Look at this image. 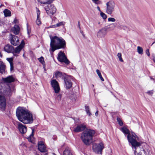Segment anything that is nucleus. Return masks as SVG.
Instances as JSON below:
<instances>
[{
  "label": "nucleus",
  "mask_w": 155,
  "mask_h": 155,
  "mask_svg": "<svg viewBox=\"0 0 155 155\" xmlns=\"http://www.w3.org/2000/svg\"><path fill=\"white\" fill-rule=\"evenodd\" d=\"M16 115L18 120L24 124H31L33 122L32 114L24 107H19L17 108Z\"/></svg>",
  "instance_id": "nucleus-1"
},
{
  "label": "nucleus",
  "mask_w": 155,
  "mask_h": 155,
  "mask_svg": "<svg viewBox=\"0 0 155 155\" xmlns=\"http://www.w3.org/2000/svg\"><path fill=\"white\" fill-rule=\"evenodd\" d=\"M51 42L50 49L51 53L53 52L55 50L60 49H64L66 47L65 40L61 37L54 36L50 37Z\"/></svg>",
  "instance_id": "nucleus-2"
},
{
  "label": "nucleus",
  "mask_w": 155,
  "mask_h": 155,
  "mask_svg": "<svg viewBox=\"0 0 155 155\" xmlns=\"http://www.w3.org/2000/svg\"><path fill=\"white\" fill-rule=\"evenodd\" d=\"M95 133V131L93 130H89L84 131L81 134V139L85 145H89L92 142L93 137Z\"/></svg>",
  "instance_id": "nucleus-3"
},
{
  "label": "nucleus",
  "mask_w": 155,
  "mask_h": 155,
  "mask_svg": "<svg viewBox=\"0 0 155 155\" xmlns=\"http://www.w3.org/2000/svg\"><path fill=\"white\" fill-rule=\"evenodd\" d=\"M131 145L135 149V155H147L143 147V146L147 145L145 143L137 141L134 143V145Z\"/></svg>",
  "instance_id": "nucleus-4"
},
{
  "label": "nucleus",
  "mask_w": 155,
  "mask_h": 155,
  "mask_svg": "<svg viewBox=\"0 0 155 155\" xmlns=\"http://www.w3.org/2000/svg\"><path fill=\"white\" fill-rule=\"evenodd\" d=\"M121 130L125 135L127 134V140L131 145H134V143L139 140L138 137L134 132L130 134L129 130L126 127H123L121 129Z\"/></svg>",
  "instance_id": "nucleus-5"
},
{
  "label": "nucleus",
  "mask_w": 155,
  "mask_h": 155,
  "mask_svg": "<svg viewBox=\"0 0 155 155\" xmlns=\"http://www.w3.org/2000/svg\"><path fill=\"white\" fill-rule=\"evenodd\" d=\"M106 12L108 14L111 15L114 10L115 4L113 1H110L106 4Z\"/></svg>",
  "instance_id": "nucleus-6"
},
{
  "label": "nucleus",
  "mask_w": 155,
  "mask_h": 155,
  "mask_svg": "<svg viewBox=\"0 0 155 155\" xmlns=\"http://www.w3.org/2000/svg\"><path fill=\"white\" fill-rule=\"evenodd\" d=\"M104 148V144L102 143L94 144L93 146V149L96 153L101 154L102 150Z\"/></svg>",
  "instance_id": "nucleus-7"
},
{
  "label": "nucleus",
  "mask_w": 155,
  "mask_h": 155,
  "mask_svg": "<svg viewBox=\"0 0 155 155\" xmlns=\"http://www.w3.org/2000/svg\"><path fill=\"white\" fill-rule=\"evenodd\" d=\"M45 9L48 15L52 16L56 11V8L53 5H48L45 7Z\"/></svg>",
  "instance_id": "nucleus-8"
},
{
  "label": "nucleus",
  "mask_w": 155,
  "mask_h": 155,
  "mask_svg": "<svg viewBox=\"0 0 155 155\" xmlns=\"http://www.w3.org/2000/svg\"><path fill=\"white\" fill-rule=\"evenodd\" d=\"M58 60L61 62H64L66 64L68 65L70 61L65 56L64 53L62 51H60L57 57Z\"/></svg>",
  "instance_id": "nucleus-9"
},
{
  "label": "nucleus",
  "mask_w": 155,
  "mask_h": 155,
  "mask_svg": "<svg viewBox=\"0 0 155 155\" xmlns=\"http://www.w3.org/2000/svg\"><path fill=\"white\" fill-rule=\"evenodd\" d=\"M12 90L9 86H7V87L3 89L0 88V92L6 97H9L12 95Z\"/></svg>",
  "instance_id": "nucleus-10"
},
{
  "label": "nucleus",
  "mask_w": 155,
  "mask_h": 155,
  "mask_svg": "<svg viewBox=\"0 0 155 155\" xmlns=\"http://www.w3.org/2000/svg\"><path fill=\"white\" fill-rule=\"evenodd\" d=\"M51 84L56 94L58 93L60 91V88L58 82L55 79H53L51 81Z\"/></svg>",
  "instance_id": "nucleus-11"
},
{
  "label": "nucleus",
  "mask_w": 155,
  "mask_h": 155,
  "mask_svg": "<svg viewBox=\"0 0 155 155\" xmlns=\"http://www.w3.org/2000/svg\"><path fill=\"white\" fill-rule=\"evenodd\" d=\"M107 33V28H103L99 30L97 33V36L99 38H104Z\"/></svg>",
  "instance_id": "nucleus-12"
},
{
  "label": "nucleus",
  "mask_w": 155,
  "mask_h": 155,
  "mask_svg": "<svg viewBox=\"0 0 155 155\" xmlns=\"http://www.w3.org/2000/svg\"><path fill=\"white\" fill-rule=\"evenodd\" d=\"M12 37L10 39L11 44L15 46H16L19 43L18 38L16 36L11 34Z\"/></svg>",
  "instance_id": "nucleus-13"
},
{
  "label": "nucleus",
  "mask_w": 155,
  "mask_h": 155,
  "mask_svg": "<svg viewBox=\"0 0 155 155\" xmlns=\"http://www.w3.org/2000/svg\"><path fill=\"white\" fill-rule=\"evenodd\" d=\"M64 86L67 89L71 88L72 86V83L70 78L65 77L64 79Z\"/></svg>",
  "instance_id": "nucleus-14"
},
{
  "label": "nucleus",
  "mask_w": 155,
  "mask_h": 155,
  "mask_svg": "<svg viewBox=\"0 0 155 155\" xmlns=\"http://www.w3.org/2000/svg\"><path fill=\"white\" fill-rule=\"evenodd\" d=\"M6 105V100L5 97L0 95V108L4 110Z\"/></svg>",
  "instance_id": "nucleus-15"
},
{
  "label": "nucleus",
  "mask_w": 155,
  "mask_h": 155,
  "mask_svg": "<svg viewBox=\"0 0 155 155\" xmlns=\"http://www.w3.org/2000/svg\"><path fill=\"white\" fill-rule=\"evenodd\" d=\"M18 128L21 134L26 133L27 131V128L26 126L21 123H19L18 124Z\"/></svg>",
  "instance_id": "nucleus-16"
},
{
  "label": "nucleus",
  "mask_w": 155,
  "mask_h": 155,
  "mask_svg": "<svg viewBox=\"0 0 155 155\" xmlns=\"http://www.w3.org/2000/svg\"><path fill=\"white\" fill-rule=\"evenodd\" d=\"M38 149L41 152H47L46 147L42 141H40L38 142Z\"/></svg>",
  "instance_id": "nucleus-17"
},
{
  "label": "nucleus",
  "mask_w": 155,
  "mask_h": 155,
  "mask_svg": "<svg viewBox=\"0 0 155 155\" xmlns=\"http://www.w3.org/2000/svg\"><path fill=\"white\" fill-rule=\"evenodd\" d=\"M86 128V126L84 124H81L77 126L75 128L74 131L75 132H79L84 130Z\"/></svg>",
  "instance_id": "nucleus-18"
},
{
  "label": "nucleus",
  "mask_w": 155,
  "mask_h": 155,
  "mask_svg": "<svg viewBox=\"0 0 155 155\" xmlns=\"http://www.w3.org/2000/svg\"><path fill=\"white\" fill-rule=\"evenodd\" d=\"M3 81L5 83H10L13 82L15 81V78L12 76H9L6 78H3Z\"/></svg>",
  "instance_id": "nucleus-19"
},
{
  "label": "nucleus",
  "mask_w": 155,
  "mask_h": 155,
  "mask_svg": "<svg viewBox=\"0 0 155 155\" xmlns=\"http://www.w3.org/2000/svg\"><path fill=\"white\" fill-rule=\"evenodd\" d=\"M11 31L14 34L18 35L20 32V28L18 25H15L11 28Z\"/></svg>",
  "instance_id": "nucleus-20"
},
{
  "label": "nucleus",
  "mask_w": 155,
  "mask_h": 155,
  "mask_svg": "<svg viewBox=\"0 0 155 155\" xmlns=\"http://www.w3.org/2000/svg\"><path fill=\"white\" fill-rule=\"evenodd\" d=\"M13 50V47L10 45H7L4 48V51L8 53L12 52Z\"/></svg>",
  "instance_id": "nucleus-21"
},
{
  "label": "nucleus",
  "mask_w": 155,
  "mask_h": 155,
  "mask_svg": "<svg viewBox=\"0 0 155 155\" xmlns=\"http://www.w3.org/2000/svg\"><path fill=\"white\" fill-rule=\"evenodd\" d=\"M6 66L4 63L2 62H0V73L2 74L5 73Z\"/></svg>",
  "instance_id": "nucleus-22"
},
{
  "label": "nucleus",
  "mask_w": 155,
  "mask_h": 155,
  "mask_svg": "<svg viewBox=\"0 0 155 155\" xmlns=\"http://www.w3.org/2000/svg\"><path fill=\"white\" fill-rule=\"evenodd\" d=\"M6 60L9 62L10 66V71H12L14 68L13 58H7Z\"/></svg>",
  "instance_id": "nucleus-23"
},
{
  "label": "nucleus",
  "mask_w": 155,
  "mask_h": 155,
  "mask_svg": "<svg viewBox=\"0 0 155 155\" xmlns=\"http://www.w3.org/2000/svg\"><path fill=\"white\" fill-rule=\"evenodd\" d=\"M63 155H73L71 151L68 148H66L63 152Z\"/></svg>",
  "instance_id": "nucleus-24"
},
{
  "label": "nucleus",
  "mask_w": 155,
  "mask_h": 155,
  "mask_svg": "<svg viewBox=\"0 0 155 155\" xmlns=\"http://www.w3.org/2000/svg\"><path fill=\"white\" fill-rule=\"evenodd\" d=\"M4 15L5 17L9 16L11 15V12L7 9H5L3 12Z\"/></svg>",
  "instance_id": "nucleus-25"
},
{
  "label": "nucleus",
  "mask_w": 155,
  "mask_h": 155,
  "mask_svg": "<svg viewBox=\"0 0 155 155\" xmlns=\"http://www.w3.org/2000/svg\"><path fill=\"white\" fill-rule=\"evenodd\" d=\"M22 48L21 47H20V46H18L15 48V49L14 50H13V51L15 53H18V54H19Z\"/></svg>",
  "instance_id": "nucleus-26"
},
{
  "label": "nucleus",
  "mask_w": 155,
  "mask_h": 155,
  "mask_svg": "<svg viewBox=\"0 0 155 155\" xmlns=\"http://www.w3.org/2000/svg\"><path fill=\"white\" fill-rule=\"evenodd\" d=\"M64 25V22L63 21H61V22H59L58 23H57L56 25H52L51 26V27L55 28H56V27H57L60 26L61 25Z\"/></svg>",
  "instance_id": "nucleus-27"
},
{
  "label": "nucleus",
  "mask_w": 155,
  "mask_h": 155,
  "mask_svg": "<svg viewBox=\"0 0 155 155\" xmlns=\"http://www.w3.org/2000/svg\"><path fill=\"white\" fill-rule=\"evenodd\" d=\"M96 72H97V74H98L99 78H100V79L102 81H104V79L102 77L101 75V72L100 71V70H99L98 69H97L96 70Z\"/></svg>",
  "instance_id": "nucleus-28"
},
{
  "label": "nucleus",
  "mask_w": 155,
  "mask_h": 155,
  "mask_svg": "<svg viewBox=\"0 0 155 155\" xmlns=\"http://www.w3.org/2000/svg\"><path fill=\"white\" fill-rule=\"evenodd\" d=\"M137 51L139 54L142 55L143 53V50L142 48L140 46L137 47Z\"/></svg>",
  "instance_id": "nucleus-29"
},
{
  "label": "nucleus",
  "mask_w": 155,
  "mask_h": 155,
  "mask_svg": "<svg viewBox=\"0 0 155 155\" xmlns=\"http://www.w3.org/2000/svg\"><path fill=\"white\" fill-rule=\"evenodd\" d=\"M85 111L86 112L87 114L89 116H91V113H90L89 107L88 106H85Z\"/></svg>",
  "instance_id": "nucleus-30"
},
{
  "label": "nucleus",
  "mask_w": 155,
  "mask_h": 155,
  "mask_svg": "<svg viewBox=\"0 0 155 155\" xmlns=\"http://www.w3.org/2000/svg\"><path fill=\"white\" fill-rule=\"evenodd\" d=\"M55 76L56 78L61 77L62 76V74L61 72L58 71L55 73Z\"/></svg>",
  "instance_id": "nucleus-31"
},
{
  "label": "nucleus",
  "mask_w": 155,
  "mask_h": 155,
  "mask_svg": "<svg viewBox=\"0 0 155 155\" xmlns=\"http://www.w3.org/2000/svg\"><path fill=\"white\" fill-rule=\"evenodd\" d=\"M117 119L119 125L121 126H122L123 125V123L120 119L119 117H117Z\"/></svg>",
  "instance_id": "nucleus-32"
},
{
  "label": "nucleus",
  "mask_w": 155,
  "mask_h": 155,
  "mask_svg": "<svg viewBox=\"0 0 155 155\" xmlns=\"http://www.w3.org/2000/svg\"><path fill=\"white\" fill-rule=\"evenodd\" d=\"M100 15L104 19H106L107 18V15L104 13L101 12L100 13Z\"/></svg>",
  "instance_id": "nucleus-33"
},
{
  "label": "nucleus",
  "mask_w": 155,
  "mask_h": 155,
  "mask_svg": "<svg viewBox=\"0 0 155 155\" xmlns=\"http://www.w3.org/2000/svg\"><path fill=\"white\" fill-rule=\"evenodd\" d=\"M36 9L37 18H40V12L38 8H37L36 7Z\"/></svg>",
  "instance_id": "nucleus-34"
},
{
  "label": "nucleus",
  "mask_w": 155,
  "mask_h": 155,
  "mask_svg": "<svg viewBox=\"0 0 155 155\" xmlns=\"http://www.w3.org/2000/svg\"><path fill=\"white\" fill-rule=\"evenodd\" d=\"M117 56L119 59L120 61L121 62H123V60L121 57V54L120 53H119L117 54Z\"/></svg>",
  "instance_id": "nucleus-35"
},
{
  "label": "nucleus",
  "mask_w": 155,
  "mask_h": 155,
  "mask_svg": "<svg viewBox=\"0 0 155 155\" xmlns=\"http://www.w3.org/2000/svg\"><path fill=\"white\" fill-rule=\"evenodd\" d=\"M36 23L37 25H40L41 23V22L40 20V18H37V19L36 21Z\"/></svg>",
  "instance_id": "nucleus-36"
},
{
  "label": "nucleus",
  "mask_w": 155,
  "mask_h": 155,
  "mask_svg": "<svg viewBox=\"0 0 155 155\" xmlns=\"http://www.w3.org/2000/svg\"><path fill=\"white\" fill-rule=\"evenodd\" d=\"M38 61L39 62L41 63L42 64H43L44 63V59L42 57H41L39 58H38Z\"/></svg>",
  "instance_id": "nucleus-37"
},
{
  "label": "nucleus",
  "mask_w": 155,
  "mask_h": 155,
  "mask_svg": "<svg viewBox=\"0 0 155 155\" xmlns=\"http://www.w3.org/2000/svg\"><path fill=\"white\" fill-rule=\"evenodd\" d=\"M116 21L115 19L113 18H109L108 19V21H111V22H115Z\"/></svg>",
  "instance_id": "nucleus-38"
},
{
  "label": "nucleus",
  "mask_w": 155,
  "mask_h": 155,
  "mask_svg": "<svg viewBox=\"0 0 155 155\" xmlns=\"http://www.w3.org/2000/svg\"><path fill=\"white\" fill-rule=\"evenodd\" d=\"M92 2L95 4L97 5L99 4L100 3V2L99 1V0H92Z\"/></svg>",
  "instance_id": "nucleus-39"
},
{
  "label": "nucleus",
  "mask_w": 155,
  "mask_h": 155,
  "mask_svg": "<svg viewBox=\"0 0 155 155\" xmlns=\"http://www.w3.org/2000/svg\"><path fill=\"white\" fill-rule=\"evenodd\" d=\"M52 0H47L46 2H45V4H50L53 2Z\"/></svg>",
  "instance_id": "nucleus-40"
},
{
  "label": "nucleus",
  "mask_w": 155,
  "mask_h": 155,
  "mask_svg": "<svg viewBox=\"0 0 155 155\" xmlns=\"http://www.w3.org/2000/svg\"><path fill=\"white\" fill-rule=\"evenodd\" d=\"M25 45V42L23 40H22L21 42V43L19 45V46H20V47H21L22 48H23L24 46Z\"/></svg>",
  "instance_id": "nucleus-41"
},
{
  "label": "nucleus",
  "mask_w": 155,
  "mask_h": 155,
  "mask_svg": "<svg viewBox=\"0 0 155 155\" xmlns=\"http://www.w3.org/2000/svg\"><path fill=\"white\" fill-rule=\"evenodd\" d=\"M109 25L110 26L108 28H112V29H113L115 27V25L114 23L111 24Z\"/></svg>",
  "instance_id": "nucleus-42"
},
{
  "label": "nucleus",
  "mask_w": 155,
  "mask_h": 155,
  "mask_svg": "<svg viewBox=\"0 0 155 155\" xmlns=\"http://www.w3.org/2000/svg\"><path fill=\"white\" fill-rule=\"evenodd\" d=\"M38 2L41 4H45V2L41 0H37Z\"/></svg>",
  "instance_id": "nucleus-43"
},
{
  "label": "nucleus",
  "mask_w": 155,
  "mask_h": 155,
  "mask_svg": "<svg viewBox=\"0 0 155 155\" xmlns=\"http://www.w3.org/2000/svg\"><path fill=\"white\" fill-rule=\"evenodd\" d=\"M146 53L148 56H150L149 49H147V50H146Z\"/></svg>",
  "instance_id": "nucleus-44"
},
{
  "label": "nucleus",
  "mask_w": 155,
  "mask_h": 155,
  "mask_svg": "<svg viewBox=\"0 0 155 155\" xmlns=\"http://www.w3.org/2000/svg\"><path fill=\"white\" fill-rule=\"evenodd\" d=\"M61 95L60 94L58 95L57 97V99L59 100H61Z\"/></svg>",
  "instance_id": "nucleus-45"
},
{
  "label": "nucleus",
  "mask_w": 155,
  "mask_h": 155,
  "mask_svg": "<svg viewBox=\"0 0 155 155\" xmlns=\"http://www.w3.org/2000/svg\"><path fill=\"white\" fill-rule=\"evenodd\" d=\"M147 93L150 95H152L153 94V91H148L147 92Z\"/></svg>",
  "instance_id": "nucleus-46"
},
{
  "label": "nucleus",
  "mask_w": 155,
  "mask_h": 155,
  "mask_svg": "<svg viewBox=\"0 0 155 155\" xmlns=\"http://www.w3.org/2000/svg\"><path fill=\"white\" fill-rule=\"evenodd\" d=\"M18 20H17V19L16 18H15L14 19L13 23L16 24H17L18 23Z\"/></svg>",
  "instance_id": "nucleus-47"
},
{
  "label": "nucleus",
  "mask_w": 155,
  "mask_h": 155,
  "mask_svg": "<svg viewBox=\"0 0 155 155\" xmlns=\"http://www.w3.org/2000/svg\"><path fill=\"white\" fill-rule=\"evenodd\" d=\"M12 53L14 56H15L16 57H17L18 56V53H15L14 52L12 51Z\"/></svg>",
  "instance_id": "nucleus-48"
},
{
  "label": "nucleus",
  "mask_w": 155,
  "mask_h": 155,
  "mask_svg": "<svg viewBox=\"0 0 155 155\" xmlns=\"http://www.w3.org/2000/svg\"><path fill=\"white\" fill-rule=\"evenodd\" d=\"M34 130L33 129H32V132L31 134L30 135V136H33L34 135Z\"/></svg>",
  "instance_id": "nucleus-49"
},
{
  "label": "nucleus",
  "mask_w": 155,
  "mask_h": 155,
  "mask_svg": "<svg viewBox=\"0 0 155 155\" xmlns=\"http://www.w3.org/2000/svg\"><path fill=\"white\" fill-rule=\"evenodd\" d=\"M98 114V111L97 110L96 112L95 113V115L96 116H97Z\"/></svg>",
  "instance_id": "nucleus-50"
},
{
  "label": "nucleus",
  "mask_w": 155,
  "mask_h": 155,
  "mask_svg": "<svg viewBox=\"0 0 155 155\" xmlns=\"http://www.w3.org/2000/svg\"><path fill=\"white\" fill-rule=\"evenodd\" d=\"M43 153L42 154H41V155H48V153H47V152H42Z\"/></svg>",
  "instance_id": "nucleus-51"
},
{
  "label": "nucleus",
  "mask_w": 155,
  "mask_h": 155,
  "mask_svg": "<svg viewBox=\"0 0 155 155\" xmlns=\"http://www.w3.org/2000/svg\"><path fill=\"white\" fill-rule=\"evenodd\" d=\"M31 32L30 30H29L28 29H27V34L28 35V36H29V34L30 32Z\"/></svg>",
  "instance_id": "nucleus-52"
},
{
  "label": "nucleus",
  "mask_w": 155,
  "mask_h": 155,
  "mask_svg": "<svg viewBox=\"0 0 155 155\" xmlns=\"http://www.w3.org/2000/svg\"><path fill=\"white\" fill-rule=\"evenodd\" d=\"M97 10L100 12H101V10H100V7H99V6H97Z\"/></svg>",
  "instance_id": "nucleus-53"
},
{
  "label": "nucleus",
  "mask_w": 155,
  "mask_h": 155,
  "mask_svg": "<svg viewBox=\"0 0 155 155\" xmlns=\"http://www.w3.org/2000/svg\"><path fill=\"white\" fill-rule=\"evenodd\" d=\"M80 22L79 21L78 23V27H79L80 29Z\"/></svg>",
  "instance_id": "nucleus-54"
},
{
  "label": "nucleus",
  "mask_w": 155,
  "mask_h": 155,
  "mask_svg": "<svg viewBox=\"0 0 155 155\" xmlns=\"http://www.w3.org/2000/svg\"><path fill=\"white\" fill-rule=\"evenodd\" d=\"M153 61L155 63V56H153Z\"/></svg>",
  "instance_id": "nucleus-55"
},
{
  "label": "nucleus",
  "mask_w": 155,
  "mask_h": 155,
  "mask_svg": "<svg viewBox=\"0 0 155 155\" xmlns=\"http://www.w3.org/2000/svg\"><path fill=\"white\" fill-rule=\"evenodd\" d=\"M155 43V41L153 43L151 44V45L152 46L153 44Z\"/></svg>",
  "instance_id": "nucleus-56"
},
{
  "label": "nucleus",
  "mask_w": 155,
  "mask_h": 155,
  "mask_svg": "<svg viewBox=\"0 0 155 155\" xmlns=\"http://www.w3.org/2000/svg\"><path fill=\"white\" fill-rule=\"evenodd\" d=\"M0 155H3L1 153H0Z\"/></svg>",
  "instance_id": "nucleus-57"
},
{
  "label": "nucleus",
  "mask_w": 155,
  "mask_h": 155,
  "mask_svg": "<svg viewBox=\"0 0 155 155\" xmlns=\"http://www.w3.org/2000/svg\"><path fill=\"white\" fill-rule=\"evenodd\" d=\"M36 155H39L38 154H36Z\"/></svg>",
  "instance_id": "nucleus-58"
},
{
  "label": "nucleus",
  "mask_w": 155,
  "mask_h": 155,
  "mask_svg": "<svg viewBox=\"0 0 155 155\" xmlns=\"http://www.w3.org/2000/svg\"><path fill=\"white\" fill-rule=\"evenodd\" d=\"M92 86L94 87V85L93 84H92Z\"/></svg>",
  "instance_id": "nucleus-59"
},
{
  "label": "nucleus",
  "mask_w": 155,
  "mask_h": 155,
  "mask_svg": "<svg viewBox=\"0 0 155 155\" xmlns=\"http://www.w3.org/2000/svg\"><path fill=\"white\" fill-rule=\"evenodd\" d=\"M54 0H52V1H54Z\"/></svg>",
  "instance_id": "nucleus-60"
}]
</instances>
